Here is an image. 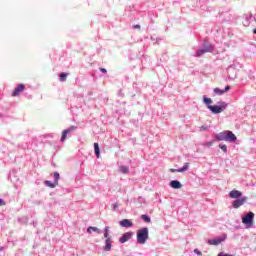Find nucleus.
I'll return each instance as SVG.
<instances>
[{
	"mask_svg": "<svg viewBox=\"0 0 256 256\" xmlns=\"http://www.w3.org/2000/svg\"><path fill=\"white\" fill-rule=\"evenodd\" d=\"M113 240L111 238H108L105 240V245L103 246V251H111Z\"/></svg>",
	"mask_w": 256,
	"mask_h": 256,
	"instance_id": "4468645a",
	"label": "nucleus"
},
{
	"mask_svg": "<svg viewBox=\"0 0 256 256\" xmlns=\"http://www.w3.org/2000/svg\"><path fill=\"white\" fill-rule=\"evenodd\" d=\"M3 205H6L5 200H3L2 198H0V207H3Z\"/></svg>",
	"mask_w": 256,
	"mask_h": 256,
	"instance_id": "2f4dec72",
	"label": "nucleus"
},
{
	"mask_svg": "<svg viewBox=\"0 0 256 256\" xmlns=\"http://www.w3.org/2000/svg\"><path fill=\"white\" fill-rule=\"evenodd\" d=\"M194 253H196V255H202L201 251H199V249H195Z\"/></svg>",
	"mask_w": 256,
	"mask_h": 256,
	"instance_id": "e433bc0d",
	"label": "nucleus"
},
{
	"mask_svg": "<svg viewBox=\"0 0 256 256\" xmlns=\"http://www.w3.org/2000/svg\"><path fill=\"white\" fill-rule=\"evenodd\" d=\"M208 109L214 115H219V113H223L227 109V104L225 102H219V106L208 105Z\"/></svg>",
	"mask_w": 256,
	"mask_h": 256,
	"instance_id": "7ed1b4c3",
	"label": "nucleus"
},
{
	"mask_svg": "<svg viewBox=\"0 0 256 256\" xmlns=\"http://www.w3.org/2000/svg\"><path fill=\"white\" fill-rule=\"evenodd\" d=\"M76 129H77V126H70L69 128L65 129L62 132L60 143H63L67 139V135H70V133H73V131H76Z\"/></svg>",
	"mask_w": 256,
	"mask_h": 256,
	"instance_id": "0eeeda50",
	"label": "nucleus"
},
{
	"mask_svg": "<svg viewBox=\"0 0 256 256\" xmlns=\"http://www.w3.org/2000/svg\"><path fill=\"white\" fill-rule=\"evenodd\" d=\"M149 239V228L143 227L137 231L136 240L140 245H145Z\"/></svg>",
	"mask_w": 256,
	"mask_h": 256,
	"instance_id": "f03ea898",
	"label": "nucleus"
},
{
	"mask_svg": "<svg viewBox=\"0 0 256 256\" xmlns=\"http://www.w3.org/2000/svg\"><path fill=\"white\" fill-rule=\"evenodd\" d=\"M219 149H222L224 153H227V145L219 144Z\"/></svg>",
	"mask_w": 256,
	"mask_h": 256,
	"instance_id": "a878e982",
	"label": "nucleus"
},
{
	"mask_svg": "<svg viewBox=\"0 0 256 256\" xmlns=\"http://www.w3.org/2000/svg\"><path fill=\"white\" fill-rule=\"evenodd\" d=\"M118 95H119V97H125V94L123 93V90H119Z\"/></svg>",
	"mask_w": 256,
	"mask_h": 256,
	"instance_id": "7c9ffc66",
	"label": "nucleus"
},
{
	"mask_svg": "<svg viewBox=\"0 0 256 256\" xmlns=\"http://www.w3.org/2000/svg\"><path fill=\"white\" fill-rule=\"evenodd\" d=\"M255 219V213L248 212L245 216L242 217V223L246 226L247 229L253 227V221Z\"/></svg>",
	"mask_w": 256,
	"mask_h": 256,
	"instance_id": "20e7f679",
	"label": "nucleus"
},
{
	"mask_svg": "<svg viewBox=\"0 0 256 256\" xmlns=\"http://www.w3.org/2000/svg\"><path fill=\"white\" fill-rule=\"evenodd\" d=\"M217 256H233V254H227L224 252H220Z\"/></svg>",
	"mask_w": 256,
	"mask_h": 256,
	"instance_id": "c85d7f7f",
	"label": "nucleus"
},
{
	"mask_svg": "<svg viewBox=\"0 0 256 256\" xmlns=\"http://www.w3.org/2000/svg\"><path fill=\"white\" fill-rule=\"evenodd\" d=\"M104 233H109V227L108 226L104 227Z\"/></svg>",
	"mask_w": 256,
	"mask_h": 256,
	"instance_id": "4c0bfd02",
	"label": "nucleus"
},
{
	"mask_svg": "<svg viewBox=\"0 0 256 256\" xmlns=\"http://www.w3.org/2000/svg\"><path fill=\"white\" fill-rule=\"evenodd\" d=\"M118 207H119V204H117V203L113 204V206H112L113 211H115V209H117Z\"/></svg>",
	"mask_w": 256,
	"mask_h": 256,
	"instance_id": "72a5a7b5",
	"label": "nucleus"
},
{
	"mask_svg": "<svg viewBox=\"0 0 256 256\" xmlns=\"http://www.w3.org/2000/svg\"><path fill=\"white\" fill-rule=\"evenodd\" d=\"M134 28H135V29H141V26L136 25V26H134Z\"/></svg>",
	"mask_w": 256,
	"mask_h": 256,
	"instance_id": "ea45409f",
	"label": "nucleus"
},
{
	"mask_svg": "<svg viewBox=\"0 0 256 256\" xmlns=\"http://www.w3.org/2000/svg\"><path fill=\"white\" fill-rule=\"evenodd\" d=\"M119 171H121L124 175H127L129 173V167L127 166H120Z\"/></svg>",
	"mask_w": 256,
	"mask_h": 256,
	"instance_id": "4be33fe9",
	"label": "nucleus"
},
{
	"mask_svg": "<svg viewBox=\"0 0 256 256\" xmlns=\"http://www.w3.org/2000/svg\"><path fill=\"white\" fill-rule=\"evenodd\" d=\"M170 187H172V189H181L183 184H181L178 180H172L170 181Z\"/></svg>",
	"mask_w": 256,
	"mask_h": 256,
	"instance_id": "2eb2a0df",
	"label": "nucleus"
},
{
	"mask_svg": "<svg viewBox=\"0 0 256 256\" xmlns=\"http://www.w3.org/2000/svg\"><path fill=\"white\" fill-rule=\"evenodd\" d=\"M94 152H95L97 159H99V157L101 155V150L99 149V143H97V142L94 143Z\"/></svg>",
	"mask_w": 256,
	"mask_h": 256,
	"instance_id": "f3484780",
	"label": "nucleus"
},
{
	"mask_svg": "<svg viewBox=\"0 0 256 256\" xmlns=\"http://www.w3.org/2000/svg\"><path fill=\"white\" fill-rule=\"evenodd\" d=\"M231 90V86H225L224 89H222V91H224V93H227V91Z\"/></svg>",
	"mask_w": 256,
	"mask_h": 256,
	"instance_id": "c756f323",
	"label": "nucleus"
},
{
	"mask_svg": "<svg viewBox=\"0 0 256 256\" xmlns=\"http://www.w3.org/2000/svg\"><path fill=\"white\" fill-rule=\"evenodd\" d=\"M245 203H247V197L242 196L232 202V207L233 209H239V207H242V205H245Z\"/></svg>",
	"mask_w": 256,
	"mask_h": 256,
	"instance_id": "423d86ee",
	"label": "nucleus"
},
{
	"mask_svg": "<svg viewBox=\"0 0 256 256\" xmlns=\"http://www.w3.org/2000/svg\"><path fill=\"white\" fill-rule=\"evenodd\" d=\"M44 184L46 185V187H50V189H55V187H57V183H55V181L51 182L49 180L44 181Z\"/></svg>",
	"mask_w": 256,
	"mask_h": 256,
	"instance_id": "a211bd4d",
	"label": "nucleus"
},
{
	"mask_svg": "<svg viewBox=\"0 0 256 256\" xmlns=\"http://www.w3.org/2000/svg\"><path fill=\"white\" fill-rule=\"evenodd\" d=\"M200 131H209V127L208 126H201Z\"/></svg>",
	"mask_w": 256,
	"mask_h": 256,
	"instance_id": "cd10ccee",
	"label": "nucleus"
},
{
	"mask_svg": "<svg viewBox=\"0 0 256 256\" xmlns=\"http://www.w3.org/2000/svg\"><path fill=\"white\" fill-rule=\"evenodd\" d=\"M133 237V232H126L119 238V243H127Z\"/></svg>",
	"mask_w": 256,
	"mask_h": 256,
	"instance_id": "9d476101",
	"label": "nucleus"
},
{
	"mask_svg": "<svg viewBox=\"0 0 256 256\" xmlns=\"http://www.w3.org/2000/svg\"><path fill=\"white\" fill-rule=\"evenodd\" d=\"M92 231H94L95 233H98V235H101V230L97 227H93V226H89L87 228V233L91 234Z\"/></svg>",
	"mask_w": 256,
	"mask_h": 256,
	"instance_id": "dca6fc26",
	"label": "nucleus"
},
{
	"mask_svg": "<svg viewBox=\"0 0 256 256\" xmlns=\"http://www.w3.org/2000/svg\"><path fill=\"white\" fill-rule=\"evenodd\" d=\"M0 251H5V247L0 246Z\"/></svg>",
	"mask_w": 256,
	"mask_h": 256,
	"instance_id": "a19ab883",
	"label": "nucleus"
},
{
	"mask_svg": "<svg viewBox=\"0 0 256 256\" xmlns=\"http://www.w3.org/2000/svg\"><path fill=\"white\" fill-rule=\"evenodd\" d=\"M59 179H61L59 172H54V182L56 183V185H59Z\"/></svg>",
	"mask_w": 256,
	"mask_h": 256,
	"instance_id": "5701e85b",
	"label": "nucleus"
},
{
	"mask_svg": "<svg viewBox=\"0 0 256 256\" xmlns=\"http://www.w3.org/2000/svg\"><path fill=\"white\" fill-rule=\"evenodd\" d=\"M67 77H69V73L62 72L60 74V81H61V83H65V81H67Z\"/></svg>",
	"mask_w": 256,
	"mask_h": 256,
	"instance_id": "aec40b11",
	"label": "nucleus"
},
{
	"mask_svg": "<svg viewBox=\"0 0 256 256\" xmlns=\"http://www.w3.org/2000/svg\"><path fill=\"white\" fill-rule=\"evenodd\" d=\"M225 239H227V234H223L219 238H214V239L208 240V245H221V243H223V241H225Z\"/></svg>",
	"mask_w": 256,
	"mask_h": 256,
	"instance_id": "6e6552de",
	"label": "nucleus"
},
{
	"mask_svg": "<svg viewBox=\"0 0 256 256\" xmlns=\"http://www.w3.org/2000/svg\"><path fill=\"white\" fill-rule=\"evenodd\" d=\"M213 143H214V141L206 142V143H204V147H213Z\"/></svg>",
	"mask_w": 256,
	"mask_h": 256,
	"instance_id": "bb28decb",
	"label": "nucleus"
},
{
	"mask_svg": "<svg viewBox=\"0 0 256 256\" xmlns=\"http://www.w3.org/2000/svg\"><path fill=\"white\" fill-rule=\"evenodd\" d=\"M214 49L215 46H213V44L203 45L202 48L196 52L194 57H203L205 53H213Z\"/></svg>",
	"mask_w": 256,
	"mask_h": 256,
	"instance_id": "39448f33",
	"label": "nucleus"
},
{
	"mask_svg": "<svg viewBox=\"0 0 256 256\" xmlns=\"http://www.w3.org/2000/svg\"><path fill=\"white\" fill-rule=\"evenodd\" d=\"M229 197L230 199H240L241 197H243V192L239 190H232L229 192Z\"/></svg>",
	"mask_w": 256,
	"mask_h": 256,
	"instance_id": "1a4fd4ad",
	"label": "nucleus"
},
{
	"mask_svg": "<svg viewBox=\"0 0 256 256\" xmlns=\"http://www.w3.org/2000/svg\"><path fill=\"white\" fill-rule=\"evenodd\" d=\"M170 172H171V173H179V170H178V169H173V168H172V169H170Z\"/></svg>",
	"mask_w": 256,
	"mask_h": 256,
	"instance_id": "c9c22d12",
	"label": "nucleus"
},
{
	"mask_svg": "<svg viewBox=\"0 0 256 256\" xmlns=\"http://www.w3.org/2000/svg\"><path fill=\"white\" fill-rule=\"evenodd\" d=\"M214 93L215 95H223V93H225V91L219 89V88H215L214 89Z\"/></svg>",
	"mask_w": 256,
	"mask_h": 256,
	"instance_id": "393cba45",
	"label": "nucleus"
},
{
	"mask_svg": "<svg viewBox=\"0 0 256 256\" xmlns=\"http://www.w3.org/2000/svg\"><path fill=\"white\" fill-rule=\"evenodd\" d=\"M215 141H227V143H235L237 141V136L229 130L217 133L214 136Z\"/></svg>",
	"mask_w": 256,
	"mask_h": 256,
	"instance_id": "f257e3e1",
	"label": "nucleus"
},
{
	"mask_svg": "<svg viewBox=\"0 0 256 256\" xmlns=\"http://www.w3.org/2000/svg\"><path fill=\"white\" fill-rule=\"evenodd\" d=\"M252 18H253V14L251 13L244 15V21H245L243 22L244 27H249V25H251Z\"/></svg>",
	"mask_w": 256,
	"mask_h": 256,
	"instance_id": "ddd939ff",
	"label": "nucleus"
},
{
	"mask_svg": "<svg viewBox=\"0 0 256 256\" xmlns=\"http://www.w3.org/2000/svg\"><path fill=\"white\" fill-rule=\"evenodd\" d=\"M99 71H100L101 73H107V69H105V68H99Z\"/></svg>",
	"mask_w": 256,
	"mask_h": 256,
	"instance_id": "f704fd0d",
	"label": "nucleus"
},
{
	"mask_svg": "<svg viewBox=\"0 0 256 256\" xmlns=\"http://www.w3.org/2000/svg\"><path fill=\"white\" fill-rule=\"evenodd\" d=\"M189 169V163H185L182 168H178V173H183Z\"/></svg>",
	"mask_w": 256,
	"mask_h": 256,
	"instance_id": "412c9836",
	"label": "nucleus"
},
{
	"mask_svg": "<svg viewBox=\"0 0 256 256\" xmlns=\"http://www.w3.org/2000/svg\"><path fill=\"white\" fill-rule=\"evenodd\" d=\"M104 237L105 239H111V237L109 236V232H104Z\"/></svg>",
	"mask_w": 256,
	"mask_h": 256,
	"instance_id": "473e14b6",
	"label": "nucleus"
},
{
	"mask_svg": "<svg viewBox=\"0 0 256 256\" xmlns=\"http://www.w3.org/2000/svg\"><path fill=\"white\" fill-rule=\"evenodd\" d=\"M141 219L144 220L145 223H151V217H149V215L143 214Z\"/></svg>",
	"mask_w": 256,
	"mask_h": 256,
	"instance_id": "b1692460",
	"label": "nucleus"
},
{
	"mask_svg": "<svg viewBox=\"0 0 256 256\" xmlns=\"http://www.w3.org/2000/svg\"><path fill=\"white\" fill-rule=\"evenodd\" d=\"M228 71H230L231 69H233V65H230V66H228Z\"/></svg>",
	"mask_w": 256,
	"mask_h": 256,
	"instance_id": "58836bf2",
	"label": "nucleus"
},
{
	"mask_svg": "<svg viewBox=\"0 0 256 256\" xmlns=\"http://www.w3.org/2000/svg\"><path fill=\"white\" fill-rule=\"evenodd\" d=\"M203 103L205 105H207V109H209V105H211L213 103V100H211V98H208L207 96H203Z\"/></svg>",
	"mask_w": 256,
	"mask_h": 256,
	"instance_id": "6ab92c4d",
	"label": "nucleus"
},
{
	"mask_svg": "<svg viewBox=\"0 0 256 256\" xmlns=\"http://www.w3.org/2000/svg\"><path fill=\"white\" fill-rule=\"evenodd\" d=\"M25 90V84H19L12 92V97H17L19 93H23Z\"/></svg>",
	"mask_w": 256,
	"mask_h": 256,
	"instance_id": "9b49d317",
	"label": "nucleus"
},
{
	"mask_svg": "<svg viewBox=\"0 0 256 256\" xmlns=\"http://www.w3.org/2000/svg\"><path fill=\"white\" fill-rule=\"evenodd\" d=\"M120 227H125L126 229H129L133 227V222L129 219H123L119 222Z\"/></svg>",
	"mask_w": 256,
	"mask_h": 256,
	"instance_id": "f8f14e48",
	"label": "nucleus"
}]
</instances>
